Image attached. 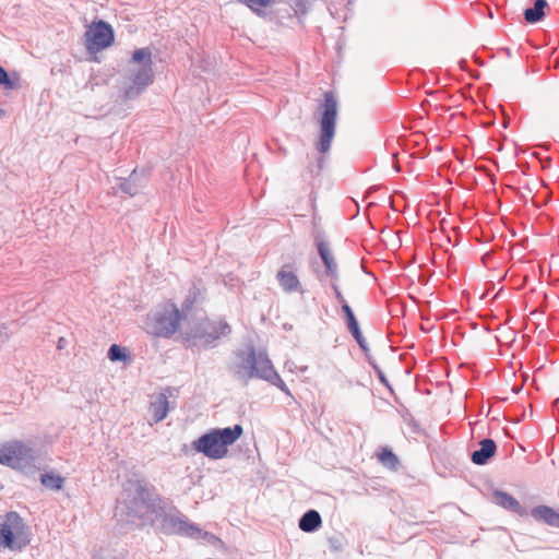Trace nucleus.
Returning a JSON list of instances; mask_svg holds the SVG:
<instances>
[{
	"instance_id": "nucleus-1",
	"label": "nucleus",
	"mask_w": 559,
	"mask_h": 559,
	"mask_svg": "<svg viewBox=\"0 0 559 559\" xmlns=\"http://www.w3.org/2000/svg\"><path fill=\"white\" fill-rule=\"evenodd\" d=\"M195 300V293H190L179 310L171 301L158 305L145 319L144 330L156 337L169 338L187 325L189 313Z\"/></svg>"
},
{
	"instance_id": "nucleus-2",
	"label": "nucleus",
	"mask_w": 559,
	"mask_h": 559,
	"mask_svg": "<svg viewBox=\"0 0 559 559\" xmlns=\"http://www.w3.org/2000/svg\"><path fill=\"white\" fill-rule=\"evenodd\" d=\"M236 357L237 361L233 365L231 371L237 379L247 381L259 378L288 393L287 385L276 372L265 353L255 352L251 347L248 350L238 352Z\"/></svg>"
},
{
	"instance_id": "nucleus-3",
	"label": "nucleus",
	"mask_w": 559,
	"mask_h": 559,
	"mask_svg": "<svg viewBox=\"0 0 559 559\" xmlns=\"http://www.w3.org/2000/svg\"><path fill=\"white\" fill-rule=\"evenodd\" d=\"M152 51L150 48L136 49L127 66L123 95L127 99H134L153 83Z\"/></svg>"
},
{
	"instance_id": "nucleus-4",
	"label": "nucleus",
	"mask_w": 559,
	"mask_h": 559,
	"mask_svg": "<svg viewBox=\"0 0 559 559\" xmlns=\"http://www.w3.org/2000/svg\"><path fill=\"white\" fill-rule=\"evenodd\" d=\"M240 425L226 428H213L193 440L191 448L210 460H222L228 453V447L234 444L242 435Z\"/></svg>"
},
{
	"instance_id": "nucleus-5",
	"label": "nucleus",
	"mask_w": 559,
	"mask_h": 559,
	"mask_svg": "<svg viewBox=\"0 0 559 559\" xmlns=\"http://www.w3.org/2000/svg\"><path fill=\"white\" fill-rule=\"evenodd\" d=\"M230 331L229 324L225 321L201 319L194 322L189 318L187 325L182 328L181 336L191 346L209 348L214 347L216 341L228 335Z\"/></svg>"
},
{
	"instance_id": "nucleus-6",
	"label": "nucleus",
	"mask_w": 559,
	"mask_h": 559,
	"mask_svg": "<svg viewBox=\"0 0 559 559\" xmlns=\"http://www.w3.org/2000/svg\"><path fill=\"white\" fill-rule=\"evenodd\" d=\"M37 455L33 448L19 440L0 444V464L22 472L35 468Z\"/></svg>"
},
{
	"instance_id": "nucleus-7",
	"label": "nucleus",
	"mask_w": 559,
	"mask_h": 559,
	"mask_svg": "<svg viewBox=\"0 0 559 559\" xmlns=\"http://www.w3.org/2000/svg\"><path fill=\"white\" fill-rule=\"evenodd\" d=\"M321 108L320 136L316 147L321 154H325L331 147L336 129L337 102L332 92L324 93V102Z\"/></svg>"
},
{
	"instance_id": "nucleus-8",
	"label": "nucleus",
	"mask_w": 559,
	"mask_h": 559,
	"mask_svg": "<svg viewBox=\"0 0 559 559\" xmlns=\"http://www.w3.org/2000/svg\"><path fill=\"white\" fill-rule=\"evenodd\" d=\"M156 516L159 518L160 532L165 535H178L190 538L193 534L200 533V526L190 522L176 507H173V512H159Z\"/></svg>"
},
{
	"instance_id": "nucleus-9",
	"label": "nucleus",
	"mask_w": 559,
	"mask_h": 559,
	"mask_svg": "<svg viewBox=\"0 0 559 559\" xmlns=\"http://www.w3.org/2000/svg\"><path fill=\"white\" fill-rule=\"evenodd\" d=\"M23 526V519L17 512H8L4 522L0 524V548L21 551L26 547L28 540H22L15 535Z\"/></svg>"
},
{
	"instance_id": "nucleus-10",
	"label": "nucleus",
	"mask_w": 559,
	"mask_h": 559,
	"mask_svg": "<svg viewBox=\"0 0 559 559\" xmlns=\"http://www.w3.org/2000/svg\"><path fill=\"white\" fill-rule=\"evenodd\" d=\"M114 29L105 21L94 23L85 32V46L88 51H98L109 47L114 43Z\"/></svg>"
},
{
	"instance_id": "nucleus-11",
	"label": "nucleus",
	"mask_w": 559,
	"mask_h": 559,
	"mask_svg": "<svg viewBox=\"0 0 559 559\" xmlns=\"http://www.w3.org/2000/svg\"><path fill=\"white\" fill-rule=\"evenodd\" d=\"M133 502L135 504H141L147 510V512L155 515L159 514V512H164L165 510V501L155 491V488L141 480H138L134 484Z\"/></svg>"
},
{
	"instance_id": "nucleus-12",
	"label": "nucleus",
	"mask_w": 559,
	"mask_h": 559,
	"mask_svg": "<svg viewBox=\"0 0 559 559\" xmlns=\"http://www.w3.org/2000/svg\"><path fill=\"white\" fill-rule=\"evenodd\" d=\"M316 242H317L318 253L325 266V270L323 272H318V274H317L318 280L323 282L325 280V277H330L331 280L338 281V278H340L338 266H337L336 260L334 258V254L331 250L330 243L319 237L316 238Z\"/></svg>"
},
{
	"instance_id": "nucleus-13",
	"label": "nucleus",
	"mask_w": 559,
	"mask_h": 559,
	"mask_svg": "<svg viewBox=\"0 0 559 559\" xmlns=\"http://www.w3.org/2000/svg\"><path fill=\"white\" fill-rule=\"evenodd\" d=\"M276 281L280 287L287 294L304 293L302 285L294 271V264L287 263L276 273Z\"/></svg>"
},
{
	"instance_id": "nucleus-14",
	"label": "nucleus",
	"mask_w": 559,
	"mask_h": 559,
	"mask_svg": "<svg viewBox=\"0 0 559 559\" xmlns=\"http://www.w3.org/2000/svg\"><path fill=\"white\" fill-rule=\"evenodd\" d=\"M492 500L497 506L511 511L519 516L524 518L528 515L527 509L523 507L513 496L506 491L495 490L492 493Z\"/></svg>"
},
{
	"instance_id": "nucleus-15",
	"label": "nucleus",
	"mask_w": 559,
	"mask_h": 559,
	"mask_svg": "<svg viewBox=\"0 0 559 559\" xmlns=\"http://www.w3.org/2000/svg\"><path fill=\"white\" fill-rule=\"evenodd\" d=\"M528 514H531L536 522L559 528V512L551 507L539 504L532 508Z\"/></svg>"
},
{
	"instance_id": "nucleus-16",
	"label": "nucleus",
	"mask_w": 559,
	"mask_h": 559,
	"mask_svg": "<svg viewBox=\"0 0 559 559\" xmlns=\"http://www.w3.org/2000/svg\"><path fill=\"white\" fill-rule=\"evenodd\" d=\"M145 182L144 173H139L134 169L128 178L119 182V189L121 192L134 197L145 187Z\"/></svg>"
},
{
	"instance_id": "nucleus-17",
	"label": "nucleus",
	"mask_w": 559,
	"mask_h": 559,
	"mask_svg": "<svg viewBox=\"0 0 559 559\" xmlns=\"http://www.w3.org/2000/svg\"><path fill=\"white\" fill-rule=\"evenodd\" d=\"M496 452V442L490 438H485L479 442V449L472 453L471 460L476 465H485Z\"/></svg>"
},
{
	"instance_id": "nucleus-18",
	"label": "nucleus",
	"mask_w": 559,
	"mask_h": 559,
	"mask_svg": "<svg viewBox=\"0 0 559 559\" xmlns=\"http://www.w3.org/2000/svg\"><path fill=\"white\" fill-rule=\"evenodd\" d=\"M299 528L305 533H312L320 528L322 519L317 510H308L299 519Z\"/></svg>"
},
{
	"instance_id": "nucleus-19",
	"label": "nucleus",
	"mask_w": 559,
	"mask_h": 559,
	"mask_svg": "<svg viewBox=\"0 0 559 559\" xmlns=\"http://www.w3.org/2000/svg\"><path fill=\"white\" fill-rule=\"evenodd\" d=\"M151 412L154 419H164L169 411V402L166 393L162 392L151 402Z\"/></svg>"
},
{
	"instance_id": "nucleus-20",
	"label": "nucleus",
	"mask_w": 559,
	"mask_h": 559,
	"mask_svg": "<svg viewBox=\"0 0 559 559\" xmlns=\"http://www.w3.org/2000/svg\"><path fill=\"white\" fill-rule=\"evenodd\" d=\"M548 7L546 0H535L532 8L524 11V19L530 24L538 23L545 16V9Z\"/></svg>"
},
{
	"instance_id": "nucleus-21",
	"label": "nucleus",
	"mask_w": 559,
	"mask_h": 559,
	"mask_svg": "<svg viewBox=\"0 0 559 559\" xmlns=\"http://www.w3.org/2000/svg\"><path fill=\"white\" fill-rule=\"evenodd\" d=\"M40 484L50 490H61L64 485V478L55 472H46L40 475Z\"/></svg>"
},
{
	"instance_id": "nucleus-22",
	"label": "nucleus",
	"mask_w": 559,
	"mask_h": 559,
	"mask_svg": "<svg viewBox=\"0 0 559 559\" xmlns=\"http://www.w3.org/2000/svg\"><path fill=\"white\" fill-rule=\"evenodd\" d=\"M406 425L403 428V433L412 439L417 440L418 437H429L426 428L423 426V421H405Z\"/></svg>"
},
{
	"instance_id": "nucleus-23",
	"label": "nucleus",
	"mask_w": 559,
	"mask_h": 559,
	"mask_svg": "<svg viewBox=\"0 0 559 559\" xmlns=\"http://www.w3.org/2000/svg\"><path fill=\"white\" fill-rule=\"evenodd\" d=\"M379 461L382 463V465L391 469H395L400 464L397 456L389 448H383L381 450L379 453Z\"/></svg>"
},
{
	"instance_id": "nucleus-24",
	"label": "nucleus",
	"mask_w": 559,
	"mask_h": 559,
	"mask_svg": "<svg viewBox=\"0 0 559 559\" xmlns=\"http://www.w3.org/2000/svg\"><path fill=\"white\" fill-rule=\"evenodd\" d=\"M107 357L110 361H128L130 357L124 347L120 345L112 344L107 353Z\"/></svg>"
},
{
	"instance_id": "nucleus-25",
	"label": "nucleus",
	"mask_w": 559,
	"mask_h": 559,
	"mask_svg": "<svg viewBox=\"0 0 559 559\" xmlns=\"http://www.w3.org/2000/svg\"><path fill=\"white\" fill-rule=\"evenodd\" d=\"M343 312L345 314V318L347 321V328H348L349 332L353 333V332H356L357 330H359L360 328H359L358 321H357L352 308L349 307V305H344Z\"/></svg>"
},
{
	"instance_id": "nucleus-26",
	"label": "nucleus",
	"mask_w": 559,
	"mask_h": 559,
	"mask_svg": "<svg viewBox=\"0 0 559 559\" xmlns=\"http://www.w3.org/2000/svg\"><path fill=\"white\" fill-rule=\"evenodd\" d=\"M247 4L253 12L260 13L262 8L275 3L277 0H240Z\"/></svg>"
},
{
	"instance_id": "nucleus-27",
	"label": "nucleus",
	"mask_w": 559,
	"mask_h": 559,
	"mask_svg": "<svg viewBox=\"0 0 559 559\" xmlns=\"http://www.w3.org/2000/svg\"><path fill=\"white\" fill-rule=\"evenodd\" d=\"M292 8L295 15L300 20L308 12V0H296Z\"/></svg>"
},
{
	"instance_id": "nucleus-28",
	"label": "nucleus",
	"mask_w": 559,
	"mask_h": 559,
	"mask_svg": "<svg viewBox=\"0 0 559 559\" xmlns=\"http://www.w3.org/2000/svg\"><path fill=\"white\" fill-rule=\"evenodd\" d=\"M190 538L192 539H203V540H206L209 544H212L214 545L218 538L210 533V532H206V531H203L201 527H200V533L198 534H193L192 536H190Z\"/></svg>"
},
{
	"instance_id": "nucleus-29",
	"label": "nucleus",
	"mask_w": 559,
	"mask_h": 559,
	"mask_svg": "<svg viewBox=\"0 0 559 559\" xmlns=\"http://www.w3.org/2000/svg\"><path fill=\"white\" fill-rule=\"evenodd\" d=\"M337 282L338 281H335V280H331V288L333 289L334 292V295H335V298L336 300L341 304L342 308L344 307V305H348L346 299L344 298L342 292L340 290V287L337 285Z\"/></svg>"
},
{
	"instance_id": "nucleus-30",
	"label": "nucleus",
	"mask_w": 559,
	"mask_h": 559,
	"mask_svg": "<svg viewBox=\"0 0 559 559\" xmlns=\"http://www.w3.org/2000/svg\"><path fill=\"white\" fill-rule=\"evenodd\" d=\"M0 84L3 85L7 88H13L14 84L10 80L9 74L7 71L0 66Z\"/></svg>"
},
{
	"instance_id": "nucleus-31",
	"label": "nucleus",
	"mask_w": 559,
	"mask_h": 559,
	"mask_svg": "<svg viewBox=\"0 0 559 559\" xmlns=\"http://www.w3.org/2000/svg\"><path fill=\"white\" fill-rule=\"evenodd\" d=\"M352 335L355 338V341L358 343L359 347L364 352H367L368 350L367 342H366L365 337L362 336L360 329L357 330L356 332H353Z\"/></svg>"
},
{
	"instance_id": "nucleus-32",
	"label": "nucleus",
	"mask_w": 559,
	"mask_h": 559,
	"mask_svg": "<svg viewBox=\"0 0 559 559\" xmlns=\"http://www.w3.org/2000/svg\"><path fill=\"white\" fill-rule=\"evenodd\" d=\"M371 365H372V367H373V369H374V371H376V373H377V376H378L379 380H380L383 384H385L388 388H390L389 382H388V380H386V378H385V374H384V372L381 370V368H380L378 365H376V364H372V362H371Z\"/></svg>"
},
{
	"instance_id": "nucleus-33",
	"label": "nucleus",
	"mask_w": 559,
	"mask_h": 559,
	"mask_svg": "<svg viewBox=\"0 0 559 559\" xmlns=\"http://www.w3.org/2000/svg\"><path fill=\"white\" fill-rule=\"evenodd\" d=\"M329 543H330L332 549L340 550L341 546H340L337 538L331 537V538H329Z\"/></svg>"
},
{
	"instance_id": "nucleus-34",
	"label": "nucleus",
	"mask_w": 559,
	"mask_h": 559,
	"mask_svg": "<svg viewBox=\"0 0 559 559\" xmlns=\"http://www.w3.org/2000/svg\"><path fill=\"white\" fill-rule=\"evenodd\" d=\"M323 165H324V157L321 156L318 158V174L322 170Z\"/></svg>"
},
{
	"instance_id": "nucleus-35",
	"label": "nucleus",
	"mask_w": 559,
	"mask_h": 559,
	"mask_svg": "<svg viewBox=\"0 0 559 559\" xmlns=\"http://www.w3.org/2000/svg\"><path fill=\"white\" fill-rule=\"evenodd\" d=\"M63 342H64V338L60 337L59 341H58V348L59 349L63 348Z\"/></svg>"
},
{
	"instance_id": "nucleus-36",
	"label": "nucleus",
	"mask_w": 559,
	"mask_h": 559,
	"mask_svg": "<svg viewBox=\"0 0 559 559\" xmlns=\"http://www.w3.org/2000/svg\"><path fill=\"white\" fill-rule=\"evenodd\" d=\"M478 424V421H469V426H471V431L472 433L474 432L475 430V425Z\"/></svg>"
},
{
	"instance_id": "nucleus-37",
	"label": "nucleus",
	"mask_w": 559,
	"mask_h": 559,
	"mask_svg": "<svg viewBox=\"0 0 559 559\" xmlns=\"http://www.w3.org/2000/svg\"><path fill=\"white\" fill-rule=\"evenodd\" d=\"M3 336V331L2 329L0 328V338Z\"/></svg>"
},
{
	"instance_id": "nucleus-38",
	"label": "nucleus",
	"mask_w": 559,
	"mask_h": 559,
	"mask_svg": "<svg viewBox=\"0 0 559 559\" xmlns=\"http://www.w3.org/2000/svg\"><path fill=\"white\" fill-rule=\"evenodd\" d=\"M314 423L316 421H311V425H313L314 429H318V427H316Z\"/></svg>"
},
{
	"instance_id": "nucleus-39",
	"label": "nucleus",
	"mask_w": 559,
	"mask_h": 559,
	"mask_svg": "<svg viewBox=\"0 0 559 559\" xmlns=\"http://www.w3.org/2000/svg\"><path fill=\"white\" fill-rule=\"evenodd\" d=\"M3 111L0 109V117L2 116Z\"/></svg>"
}]
</instances>
